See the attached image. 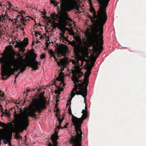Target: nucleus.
Segmentation results:
<instances>
[{
	"instance_id": "20e7f679",
	"label": "nucleus",
	"mask_w": 146,
	"mask_h": 146,
	"mask_svg": "<svg viewBox=\"0 0 146 146\" xmlns=\"http://www.w3.org/2000/svg\"><path fill=\"white\" fill-rule=\"evenodd\" d=\"M94 23L95 24V25L92 28V30L94 39L92 41L93 46H95V50L97 51L98 47H101L103 44V27L104 24L102 25V24L99 23Z\"/></svg>"
},
{
	"instance_id": "473e14b6",
	"label": "nucleus",
	"mask_w": 146,
	"mask_h": 146,
	"mask_svg": "<svg viewBox=\"0 0 146 146\" xmlns=\"http://www.w3.org/2000/svg\"><path fill=\"white\" fill-rule=\"evenodd\" d=\"M70 105L69 106V108L68 109V113L70 114H72V111H71V107H70Z\"/></svg>"
},
{
	"instance_id": "a211bd4d",
	"label": "nucleus",
	"mask_w": 146,
	"mask_h": 146,
	"mask_svg": "<svg viewBox=\"0 0 146 146\" xmlns=\"http://www.w3.org/2000/svg\"><path fill=\"white\" fill-rule=\"evenodd\" d=\"M13 126L12 124L9 123L8 124H5L0 121V127L4 128L6 130H8Z\"/></svg>"
},
{
	"instance_id": "8fccbe9b",
	"label": "nucleus",
	"mask_w": 146,
	"mask_h": 146,
	"mask_svg": "<svg viewBox=\"0 0 146 146\" xmlns=\"http://www.w3.org/2000/svg\"><path fill=\"white\" fill-rule=\"evenodd\" d=\"M86 108H87V105H86V104L85 106V109H86Z\"/></svg>"
},
{
	"instance_id": "bf43d9fd",
	"label": "nucleus",
	"mask_w": 146,
	"mask_h": 146,
	"mask_svg": "<svg viewBox=\"0 0 146 146\" xmlns=\"http://www.w3.org/2000/svg\"><path fill=\"white\" fill-rule=\"evenodd\" d=\"M0 6H1V4H0Z\"/></svg>"
},
{
	"instance_id": "f704fd0d",
	"label": "nucleus",
	"mask_w": 146,
	"mask_h": 146,
	"mask_svg": "<svg viewBox=\"0 0 146 146\" xmlns=\"http://www.w3.org/2000/svg\"><path fill=\"white\" fill-rule=\"evenodd\" d=\"M3 142L4 144H6L8 142H9L7 140H3Z\"/></svg>"
},
{
	"instance_id": "c03bdc74",
	"label": "nucleus",
	"mask_w": 146,
	"mask_h": 146,
	"mask_svg": "<svg viewBox=\"0 0 146 146\" xmlns=\"http://www.w3.org/2000/svg\"><path fill=\"white\" fill-rule=\"evenodd\" d=\"M20 29L22 31H23L24 30V29L23 28H21Z\"/></svg>"
},
{
	"instance_id": "c85d7f7f",
	"label": "nucleus",
	"mask_w": 146,
	"mask_h": 146,
	"mask_svg": "<svg viewBox=\"0 0 146 146\" xmlns=\"http://www.w3.org/2000/svg\"><path fill=\"white\" fill-rule=\"evenodd\" d=\"M3 113L5 114V115H6L7 116L9 117L10 115V114L9 113V111H8V110H5L4 111H3L2 112Z\"/></svg>"
},
{
	"instance_id": "f8f14e48",
	"label": "nucleus",
	"mask_w": 146,
	"mask_h": 146,
	"mask_svg": "<svg viewBox=\"0 0 146 146\" xmlns=\"http://www.w3.org/2000/svg\"><path fill=\"white\" fill-rule=\"evenodd\" d=\"M24 40H25L24 42L21 41L20 42H17L15 46L19 48V50L22 52H24L25 51L24 48L29 43L28 42V39L27 38H25L24 39Z\"/></svg>"
},
{
	"instance_id": "a878e982",
	"label": "nucleus",
	"mask_w": 146,
	"mask_h": 146,
	"mask_svg": "<svg viewBox=\"0 0 146 146\" xmlns=\"http://www.w3.org/2000/svg\"><path fill=\"white\" fill-rule=\"evenodd\" d=\"M4 96V94L3 92H2V91L0 90V97L1 98H3ZM0 107H1V111H2L3 108H2V106L0 104Z\"/></svg>"
},
{
	"instance_id": "423d86ee",
	"label": "nucleus",
	"mask_w": 146,
	"mask_h": 146,
	"mask_svg": "<svg viewBox=\"0 0 146 146\" xmlns=\"http://www.w3.org/2000/svg\"><path fill=\"white\" fill-rule=\"evenodd\" d=\"M81 83L78 84H75L74 88L71 92V98H72L74 96L75 94L80 95L83 98H85L86 96V93L87 90V85L84 87L82 80Z\"/></svg>"
},
{
	"instance_id": "cd10ccee",
	"label": "nucleus",
	"mask_w": 146,
	"mask_h": 146,
	"mask_svg": "<svg viewBox=\"0 0 146 146\" xmlns=\"http://www.w3.org/2000/svg\"><path fill=\"white\" fill-rule=\"evenodd\" d=\"M49 53L50 54V57H53V58L55 60H56L55 56L53 54V51L52 50H51L49 51Z\"/></svg>"
},
{
	"instance_id": "9b49d317",
	"label": "nucleus",
	"mask_w": 146,
	"mask_h": 146,
	"mask_svg": "<svg viewBox=\"0 0 146 146\" xmlns=\"http://www.w3.org/2000/svg\"><path fill=\"white\" fill-rule=\"evenodd\" d=\"M13 10L14 11L17 12L18 13V14L17 15L16 17L14 18V20L15 21H16L15 22V25H17L18 24V21L17 20L18 19V17H19V16H21V17L22 18L21 22H22L23 23V25L24 26H25L26 25V23L27 22L28 20H27V19H26L25 18L24 19L23 18V16H22V14L23 13H25V12L24 11H23L22 10L21 11H19L17 9H13Z\"/></svg>"
},
{
	"instance_id": "1a4fd4ad",
	"label": "nucleus",
	"mask_w": 146,
	"mask_h": 146,
	"mask_svg": "<svg viewBox=\"0 0 146 146\" xmlns=\"http://www.w3.org/2000/svg\"><path fill=\"white\" fill-rule=\"evenodd\" d=\"M75 69V71L73 72L72 77V80L75 84L79 82L78 78L82 76L83 74V73L80 71L81 68L79 66H76Z\"/></svg>"
},
{
	"instance_id": "e433bc0d",
	"label": "nucleus",
	"mask_w": 146,
	"mask_h": 146,
	"mask_svg": "<svg viewBox=\"0 0 146 146\" xmlns=\"http://www.w3.org/2000/svg\"><path fill=\"white\" fill-rule=\"evenodd\" d=\"M38 35H40V34L39 33H35V35L36 37H38Z\"/></svg>"
},
{
	"instance_id": "864d4df0",
	"label": "nucleus",
	"mask_w": 146,
	"mask_h": 146,
	"mask_svg": "<svg viewBox=\"0 0 146 146\" xmlns=\"http://www.w3.org/2000/svg\"><path fill=\"white\" fill-rule=\"evenodd\" d=\"M84 103H86V100H85V99H84Z\"/></svg>"
},
{
	"instance_id": "4468645a",
	"label": "nucleus",
	"mask_w": 146,
	"mask_h": 146,
	"mask_svg": "<svg viewBox=\"0 0 146 146\" xmlns=\"http://www.w3.org/2000/svg\"><path fill=\"white\" fill-rule=\"evenodd\" d=\"M51 138L53 143V145L49 144L48 146H57L58 144L57 140L58 139V133L56 131H55L54 133L52 135Z\"/></svg>"
},
{
	"instance_id": "39448f33",
	"label": "nucleus",
	"mask_w": 146,
	"mask_h": 146,
	"mask_svg": "<svg viewBox=\"0 0 146 146\" xmlns=\"http://www.w3.org/2000/svg\"><path fill=\"white\" fill-rule=\"evenodd\" d=\"M72 116V121L75 126L76 135L71 137L70 141L73 145V146H82L80 141L82 137V132L81 129V125L83 122V120L73 115Z\"/></svg>"
},
{
	"instance_id": "13d9d810",
	"label": "nucleus",
	"mask_w": 146,
	"mask_h": 146,
	"mask_svg": "<svg viewBox=\"0 0 146 146\" xmlns=\"http://www.w3.org/2000/svg\"><path fill=\"white\" fill-rule=\"evenodd\" d=\"M38 42L37 41L36 42Z\"/></svg>"
},
{
	"instance_id": "4c0bfd02",
	"label": "nucleus",
	"mask_w": 146,
	"mask_h": 146,
	"mask_svg": "<svg viewBox=\"0 0 146 146\" xmlns=\"http://www.w3.org/2000/svg\"><path fill=\"white\" fill-rule=\"evenodd\" d=\"M55 15L53 13H52L50 15L52 19H54V17Z\"/></svg>"
},
{
	"instance_id": "f3484780",
	"label": "nucleus",
	"mask_w": 146,
	"mask_h": 146,
	"mask_svg": "<svg viewBox=\"0 0 146 146\" xmlns=\"http://www.w3.org/2000/svg\"><path fill=\"white\" fill-rule=\"evenodd\" d=\"M28 63L34 70H36L38 69V68L37 65L39 63L40 64V63L37 61H35L28 62Z\"/></svg>"
},
{
	"instance_id": "ea45409f",
	"label": "nucleus",
	"mask_w": 146,
	"mask_h": 146,
	"mask_svg": "<svg viewBox=\"0 0 146 146\" xmlns=\"http://www.w3.org/2000/svg\"><path fill=\"white\" fill-rule=\"evenodd\" d=\"M54 92L56 94H58V93H59V92L57 90H55L54 91Z\"/></svg>"
},
{
	"instance_id": "0eeeda50",
	"label": "nucleus",
	"mask_w": 146,
	"mask_h": 146,
	"mask_svg": "<svg viewBox=\"0 0 146 146\" xmlns=\"http://www.w3.org/2000/svg\"><path fill=\"white\" fill-rule=\"evenodd\" d=\"M71 21L72 19L68 16L67 13L65 12H63L59 19L58 24V29L60 30H62L64 28L63 25H66L69 21Z\"/></svg>"
},
{
	"instance_id": "aec40b11",
	"label": "nucleus",
	"mask_w": 146,
	"mask_h": 146,
	"mask_svg": "<svg viewBox=\"0 0 146 146\" xmlns=\"http://www.w3.org/2000/svg\"><path fill=\"white\" fill-rule=\"evenodd\" d=\"M8 17L7 15L4 14L3 13L1 16H0V22H1L3 23L5 22H6L5 19L7 18Z\"/></svg>"
},
{
	"instance_id": "ddd939ff",
	"label": "nucleus",
	"mask_w": 146,
	"mask_h": 146,
	"mask_svg": "<svg viewBox=\"0 0 146 146\" xmlns=\"http://www.w3.org/2000/svg\"><path fill=\"white\" fill-rule=\"evenodd\" d=\"M76 7V3L73 1H69L66 3L64 5L65 10L70 11L73 10Z\"/></svg>"
},
{
	"instance_id": "4be33fe9",
	"label": "nucleus",
	"mask_w": 146,
	"mask_h": 146,
	"mask_svg": "<svg viewBox=\"0 0 146 146\" xmlns=\"http://www.w3.org/2000/svg\"><path fill=\"white\" fill-rule=\"evenodd\" d=\"M31 56L32 57V58L29 60L28 62L36 61V60L37 56V54L33 53L31 54Z\"/></svg>"
},
{
	"instance_id": "412c9836",
	"label": "nucleus",
	"mask_w": 146,
	"mask_h": 146,
	"mask_svg": "<svg viewBox=\"0 0 146 146\" xmlns=\"http://www.w3.org/2000/svg\"><path fill=\"white\" fill-rule=\"evenodd\" d=\"M63 119H64V118L63 117H62V118L61 119H60L59 118H58V120L59 121V126H58V127H57V128H56L57 130H59L60 129V128L63 129V128H67V127H66V125L64 126L63 127H61L60 126L61 123Z\"/></svg>"
},
{
	"instance_id": "72a5a7b5",
	"label": "nucleus",
	"mask_w": 146,
	"mask_h": 146,
	"mask_svg": "<svg viewBox=\"0 0 146 146\" xmlns=\"http://www.w3.org/2000/svg\"><path fill=\"white\" fill-rule=\"evenodd\" d=\"M87 115L86 113L82 116V118L83 120L87 118Z\"/></svg>"
},
{
	"instance_id": "6e6552de",
	"label": "nucleus",
	"mask_w": 146,
	"mask_h": 146,
	"mask_svg": "<svg viewBox=\"0 0 146 146\" xmlns=\"http://www.w3.org/2000/svg\"><path fill=\"white\" fill-rule=\"evenodd\" d=\"M71 44L75 48V50L77 52H80L82 54L85 56L86 58H88V49L87 47H81V44H77L76 41L72 40L70 42Z\"/></svg>"
},
{
	"instance_id": "2f4dec72",
	"label": "nucleus",
	"mask_w": 146,
	"mask_h": 146,
	"mask_svg": "<svg viewBox=\"0 0 146 146\" xmlns=\"http://www.w3.org/2000/svg\"><path fill=\"white\" fill-rule=\"evenodd\" d=\"M45 57V54H42L40 56V59H44Z\"/></svg>"
},
{
	"instance_id": "49530a36",
	"label": "nucleus",
	"mask_w": 146,
	"mask_h": 146,
	"mask_svg": "<svg viewBox=\"0 0 146 146\" xmlns=\"http://www.w3.org/2000/svg\"><path fill=\"white\" fill-rule=\"evenodd\" d=\"M19 74H19V72H18V73H17V75H16V76H19Z\"/></svg>"
},
{
	"instance_id": "37998d69",
	"label": "nucleus",
	"mask_w": 146,
	"mask_h": 146,
	"mask_svg": "<svg viewBox=\"0 0 146 146\" xmlns=\"http://www.w3.org/2000/svg\"><path fill=\"white\" fill-rule=\"evenodd\" d=\"M57 80H62L61 78H59L58 77L57 78Z\"/></svg>"
},
{
	"instance_id": "f257e3e1",
	"label": "nucleus",
	"mask_w": 146,
	"mask_h": 146,
	"mask_svg": "<svg viewBox=\"0 0 146 146\" xmlns=\"http://www.w3.org/2000/svg\"><path fill=\"white\" fill-rule=\"evenodd\" d=\"M46 101L43 99H36L33 102V107L30 108L27 114L21 117L19 119V116L15 115L16 119L18 121L19 126L17 127L18 132H22L23 130L25 129L29 125L28 117H35L36 115L35 111L40 113L42 109L46 108Z\"/></svg>"
},
{
	"instance_id": "7c9ffc66",
	"label": "nucleus",
	"mask_w": 146,
	"mask_h": 146,
	"mask_svg": "<svg viewBox=\"0 0 146 146\" xmlns=\"http://www.w3.org/2000/svg\"><path fill=\"white\" fill-rule=\"evenodd\" d=\"M92 59L94 61V62L93 63H92L91 64H93L94 65V62L96 61V59L97 58V57H96L94 56H92Z\"/></svg>"
},
{
	"instance_id": "bb28decb",
	"label": "nucleus",
	"mask_w": 146,
	"mask_h": 146,
	"mask_svg": "<svg viewBox=\"0 0 146 146\" xmlns=\"http://www.w3.org/2000/svg\"><path fill=\"white\" fill-rule=\"evenodd\" d=\"M25 68L26 67L25 66L21 67V68H20V70L19 72V74H20L24 71L25 70Z\"/></svg>"
},
{
	"instance_id": "a19ab883",
	"label": "nucleus",
	"mask_w": 146,
	"mask_h": 146,
	"mask_svg": "<svg viewBox=\"0 0 146 146\" xmlns=\"http://www.w3.org/2000/svg\"><path fill=\"white\" fill-rule=\"evenodd\" d=\"M43 36H42V35H41L39 37V38L40 39H41L42 38H43Z\"/></svg>"
},
{
	"instance_id": "7ed1b4c3",
	"label": "nucleus",
	"mask_w": 146,
	"mask_h": 146,
	"mask_svg": "<svg viewBox=\"0 0 146 146\" xmlns=\"http://www.w3.org/2000/svg\"><path fill=\"white\" fill-rule=\"evenodd\" d=\"M101 6L98 11L97 14L93 8H91L90 12L92 13V16L88 15L92 22L93 23H99L104 24L107 19L106 13V7L108 5L109 0H97Z\"/></svg>"
},
{
	"instance_id": "a18cd8bd",
	"label": "nucleus",
	"mask_w": 146,
	"mask_h": 146,
	"mask_svg": "<svg viewBox=\"0 0 146 146\" xmlns=\"http://www.w3.org/2000/svg\"><path fill=\"white\" fill-rule=\"evenodd\" d=\"M55 2L54 1H51V2L52 3H54V2Z\"/></svg>"
},
{
	"instance_id": "de8ad7c7",
	"label": "nucleus",
	"mask_w": 146,
	"mask_h": 146,
	"mask_svg": "<svg viewBox=\"0 0 146 146\" xmlns=\"http://www.w3.org/2000/svg\"><path fill=\"white\" fill-rule=\"evenodd\" d=\"M27 90V92H29L31 91V90H29V89H28V90Z\"/></svg>"
},
{
	"instance_id": "58836bf2",
	"label": "nucleus",
	"mask_w": 146,
	"mask_h": 146,
	"mask_svg": "<svg viewBox=\"0 0 146 146\" xmlns=\"http://www.w3.org/2000/svg\"><path fill=\"white\" fill-rule=\"evenodd\" d=\"M72 98H71L68 101V103H70V105H71V101L72 100Z\"/></svg>"
},
{
	"instance_id": "09e8293b",
	"label": "nucleus",
	"mask_w": 146,
	"mask_h": 146,
	"mask_svg": "<svg viewBox=\"0 0 146 146\" xmlns=\"http://www.w3.org/2000/svg\"><path fill=\"white\" fill-rule=\"evenodd\" d=\"M18 76L16 75L15 77V79H16Z\"/></svg>"
},
{
	"instance_id": "603ef678",
	"label": "nucleus",
	"mask_w": 146,
	"mask_h": 146,
	"mask_svg": "<svg viewBox=\"0 0 146 146\" xmlns=\"http://www.w3.org/2000/svg\"><path fill=\"white\" fill-rule=\"evenodd\" d=\"M15 103L17 104H19V102H16Z\"/></svg>"
},
{
	"instance_id": "79ce46f5",
	"label": "nucleus",
	"mask_w": 146,
	"mask_h": 146,
	"mask_svg": "<svg viewBox=\"0 0 146 146\" xmlns=\"http://www.w3.org/2000/svg\"><path fill=\"white\" fill-rule=\"evenodd\" d=\"M61 85L63 86H64L65 85V84L64 83H62Z\"/></svg>"
},
{
	"instance_id": "dca6fc26",
	"label": "nucleus",
	"mask_w": 146,
	"mask_h": 146,
	"mask_svg": "<svg viewBox=\"0 0 146 146\" xmlns=\"http://www.w3.org/2000/svg\"><path fill=\"white\" fill-rule=\"evenodd\" d=\"M94 64H93L87 63L86 66L85 68L86 69V72L85 73L86 77H89L91 73V70Z\"/></svg>"
},
{
	"instance_id": "9d476101",
	"label": "nucleus",
	"mask_w": 146,
	"mask_h": 146,
	"mask_svg": "<svg viewBox=\"0 0 146 146\" xmlns=\"http://www.w3.org/2000/svg\"><path fill=\"white\" fill-rule=\"evenodd\" d=\"M82 56H80L79 54H77L75 56V58L76 61L74 60H72V63L75 64V69H76V66H82V62L84 61H86L87 60L85 56L82 54Z\"/></svg>"
},
{
	"instance_id": "6ab92c4d",
	"label": "nucleus",
	"mask_w": 146,
	"mask_h": 146,
	"mask_svg": "<svg viewBox=\"0 0 146 146\" xmlns=\"http://www.w3.org/2000/svg\"><path fill=\"white\" fill-rule=\"evenodd\" d=\"M93 47L94 52L96 53V56L95 57H97V58L98 57V55L101 53V50L103 48V46H102L101 47H100V48L99 47H98V49L97 51L95 50H96L95 46Z\"/></svg>"
},
{
	"instance_id": "052dcab7",
	"label": "nucleus",
	"mask_w": 146,
	"mask_h": 146,
	"mask_svg": "<svg viewBox=\"0 0 146 146\" xmlns=\"http://www.w3.org/2000/svg\"><path fill=\"white\" fill-rule=\"evenodd\" d=\"M21 18H20V20H21Z\"/></svg>"
},
{
	"instance_id": "c756f323",
	"label": "nucleus",
	"mask_w": 146,
	"mask_h": 146,
	"mask_svg": "<svg viewBox=\"0 0 146 146\" xmlns=\"http://www.w3.org/2000/svg\"><path fill=\"white\" fill-rule=\"evenodd\" d=\"M6 7L7 8L8 7L7 9L8 10H9L10 9L12 8L13 7L12 5L10 3H9L7 5H6Z\"/></svg>"
},
{
	"instance_id": "2eb2a0df",
	"label": "nucleus",
	"mask_w": 146,
	"mask_h": 146,
	"mask_svg": "<svg viewBox=\"0 0 146 146\" xmlns=\"http://www.w3.org/2000/svg\"><path fill=\"white\" fill-rule=\"evenodd\" d=\"M68 51V48L67 46H63L58 50V56H65Z\"/></svg>"
},
{
	"instance_id": "5fc2aeb1",
	"label": "nucleus",
	"mask_w": 146,
	"mask_h": 146,
	"mask_svg": "<svg viewBox=\"0 0 146 146\" xmlns=\"http://www.w3.org/2000/svg\"><path fill=\"white\" fill-rule=\"evenodd\" d=\"M86 111V110H85L84 109H83L82 110V112L83 111Z\"/></svg>"
},
{
	"instance_id": "393cba45",
	"label": "nucleus",
	"mask_w": 146,
	"mask_h": 146,
	"mask_svg": "<svg viewBox=\"0 0 146 146\" xmlns=\"http://www.w3.org/2000/svg\"><path fill=\"white\" fill-rule=\"evenodd\" d=\"M82 80V82H83V84H84V81H82V79L81 80H80V82H81V81ZM84 82L85 83H86V84H87L88 83V80L87 79H86V78H85V77H84ZM81 82H80V83H81ZM78 84L79 83H80L79 82L78 83ZM87 86V84H85V86L84 85V87H85V85H86Z\"/></svg>"
},
{
	"instance_id": "4d7b16f0",
	"label": "nucleus",
	"mask_w": 146,
	"mask_h": 146,
	"mask_svg": "<svg viewBox=\"0 0 146 146\" xmlns=\"http://www.w3.org/2000/svg\"><path fill=\"white\" fill-rule=\"evenodd\" d=\"M16 81V79H15V80H14V82H15Z\"/></svg>"
},
{
	"instance_id": "b1692460",
	"label": "nucleus",
	"mask_w": 146,
	"mask_h": 146,
	"mask_svg": "<svg viewBox=\"0 0 146 146\" xmlns=\"http://www.w3.org/2000/svg\"><path fill=\"white\" fill-rule=\"evenodd\" d=\"M12 136L11 133L8 134L6 135L5 136V138L6 140L8 142H10L11 140Z\"/></svg>"
},
{
	"instance_id": "5701e85b",
	"label": "nucleus",
	"mask_w": 146,
	"mask_h": 146,
	"mask_svg": "<svg viewBox=\"0 0 146 146\" xmlns=\"http://www.w3.org/2000/svg\"><path fill=\"white\" fill-rule=\"evenodd\" d=\"M57 64L58 65L62 66L63 67H64L66 66L64 62L62 60H60L59 61H57Z\"/></svg>"
},
{
	"instance_id": "6e6d98bb",
	"label": "nucleus",
	"mask_w": 146,
	"mask_h": 146,
	"mask_svg": "<svg viewBox=\"0 0 146 146\" xmlns=\"http://www.w3.org/2000/svg\"><path fill=\"white\" fill-rule=\"evenodd\" d=\"M74 38V39H76L77 38V37H75Z\"/></svg>"
},
{
	"instance_id": "f03ea898",
	"label": "nucleus",
	"mask_w": 146,
	"mask_h": 146,
	"mask_svg": "<svg viewBox=\"0 0 146 146\" xmlns=\"http://www.w3.org/2000/svg\"><path fill=\"white\" fill-rule=\"evenodd\" d=\"M11 54V57L8 58L6 61L5 56L0 58V62L3 64L1 65V74L3 80L6 79L11 75L13 74L15 71L18 72L21 68L20 59L15 58V53L14 51Z\"/></svg>"
},
{
	"instance_id": "c9c22d12",
	"label": "nucleus",
	"mask_w": 146,
	"mask_h": 146,
	"mask_svg": "<svg viewBox=\"0 0 146 146\" xmlns=\"http://www.w3.org/2000/svg\"><path fill=\"white\" fill-rule=\"evenodd\" d=\"M15 137L17 139H19V134H16V135H15Z\"/></svg>"
},
{
	"instance_id": "3c124183",
	"label": "nucleus",
	"mask_w": 146,
	"mask_h": 146,
	"mask_svg": "<svg viewBox=\"0 0 146 146\" xmlns=\"http://www.w3.org/2000/svg\"><path fill=\"white\" fill-rule=\"evenodd\" d=\"M68 104H66V106H67L69 104H70V103H68Z\"/></svg>"
}]
</instances>
